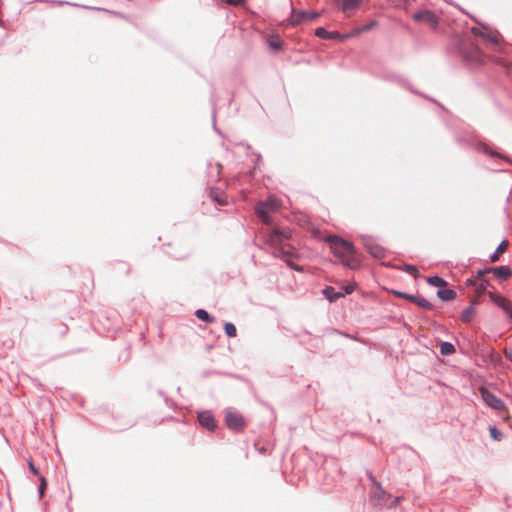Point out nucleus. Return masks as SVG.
<instances>
[{
    "mask_svg": "<svg viewBox=\"0 0 512 512\" xmlns=\"http://www.w3.org/2000/svg\"><path fill=\"white\" fill-rule=\"evenodd\" d=\"M427 283L434 287H445L447 286V281L438 275L430 276L427 278Z\"/></svg>",
    "mask_w": 512,
    "mask_h": 512,
    "instance_id": "23",
    "label": "nucleus"
},
{
    "mask_svg": "<svg viewBox=\"0 0 512 512\" xmlns=\"http://www.w3.org/2000/svg\"><path fill=\"white\" fill-rule=\"evenodd\" d=\"M216 167H217V176H219L220 175L221 165L217 164Z\"/></svg>",
    "mask_w": 512,
    "mask_h": 512,
    "instance_id": "40",
    "label": "nucleus"
},
{
    "mask_svg": "<svg viewBox=\"0 0 512 512\" xmlns=\"http://www.w3.org/2000/svg\"><path fill=\"white\" fill-rule=\"evenodd\" d=\"M353 291H354V288L352 286L348 285V286L345 287L344 295L345 294H351Z\"/></svg>",
    "mask_w": 512,
    "mask_h": 512,
    "instance_id": "39",
    "label": "nucleus"
},
{
    "mask_svg": "<svg viewBox=\"0 0 512 512\" xmlns=\"http://www.w3.org/2000/svg\"><path fill=\"white\" fill-rule=\"evenodd\" d=\"M455 352V347L451 342L444 341L440 344V353L442 355H451Z\"/></svg>",
    "mask_w": 512,
    "mask_h": 512,
    "instance_id": "25",
    "label": "nucleus"
},
{
    "mask_svg": "<svg viewBox=\"0 0 512 512\" xmlns=\"http://www.w3.org/2000/svg\"><path fill=\"white\" fill-rule=\"evenodd\" d=\"M474 309L472 306L465 308L461 313V321L464 323H470L473 320Z\"/></svg>",
    "mask_w": 512,
    "mask_h": 512,
    "instance_id": "24",
    "label": "nucleus"
},
{
    "mask_svg": "<svg viewBox=\"0 0 512 512\" xmlns=\"http://www.w3.org/2000/svg\"><path fill=\"white\" fill-rule=\"evenodd\" d=\"M362 3V0H343L341 4V11L350 16L351 12L356 10Z\"/></svg>",
    "mask_w": 512,
    "mask_h": 512,
    "instance_id": "17",
    "label": "nucleus"
},
{
    "mask_svg": "<svg viewBox=\"0 0 512 512\" xmlns=\"http://www.w3.org/2000/svg\"><path fill=\"white\" fill-rule=\"evenodd\" d=\"M315 35L321 39H344L343 36L338 31H327L324 27H318L315 29Z\"/></svg>",
    "mask_w": 512,
    "mask_h": 512,
    "instance_id": "14",
    "label": "nucleus"
},
{
    "mask_svg": "<svg viewBox=\"0 0 512 512\" xmlns=\"http://www.w3.org/2000/svg\"><path fill=\"white\" fill-rule=\"evenodd\" d=\"M39 480H40V485L38 487V494L40 497H42L44 490L47 487V482H46V478L43 475H40Z\"/></svg>",
    "mask_w": 512,
    "mask_h": 512,
    "instance_id": "30",
    "label": "nucleus"
},
{
    "mask_svg": "<svg viewBox=\"0 0 512 512\" xmlns=\"http://www.w3.org/2000/svg\"><path fill=\"white\" fill-rule=\"evenodd\" d=\"M28 469L30 472H32L34 475H39L40 476V473H39V470L38 468L34 465L33 461L32 460H28Z\"/></svg>",
    "mask_w": 512,
    "mask_h": 512,
    "instance_id": "33",
    "label": "nucleus"
},
{
    "mask_svg": "<svg viewBox=\"0 0 512 512\" xmlns=\"http://www.w3.org/2000/svg\"><path fill=\"white\" fill-rule=\"evenodd\" d=\"M377 21H371L370 23L368 24H365L363 27H362V30L363 31H369L371 29H373L374 27L377 26Z\"/></svg>",
    "mask_w": 512,
    "mask_h": 512,
    "instance_id": "35",
    "label": "nucleus"
},
{
    "mask_svg": "<svg viewBox=\"0 0 512 512\" xmlns=\"http://www.w3.org/2000/svg\"><path fill=\"white\" fill-rule=\"evenodd\" d=\"M475 149L483 154L489 155L491 157H499L504 158L502 155L494 152L487 144L479 142L475 145Z\"/></svg>",
    "mask_w": 512,
    "mask_h": 512,
    "instance_id": "20",
    "label": "nucleus"
},
{
    "mask_svg": "<svg viewBox=\"0 0 512 512\" xmlns=\"http://www.w3.org/2000/svg\"><path fill=\"white\" fill-rule=\"evenodd\" d=\"M490 436L492 439L499 441L502 437V433L497 429L496 426H490L489 428Z\"/></svg>",
    "mask_w": 512,
    "mask_h": 512,
    "instance_id": "29",
    "label": "nucleus"
},
{
    "mask_svg": "<svg viewBox=\"0 0 512 512\" xmlns=\"http://www.w3.org/2000/svg\"><path fill=\"white\" fill-rule=\"evenodd\" d=\"M260 452H261V453H264V452H265V449H264V448L260 449Z\"/></svg>",
    "mask_w": 512,
    "mask_h": 512,
    "instance_id": "43",
    "label": "nucleus"
},
{
    "mask_svg": "<svg viewBox=\"0 0 512 512\" xmlns=\"http://www.w3.org/2000/svg\"><path fill=\"white\" fill-rule=\"evenodd\" d=\"M224 422L227 428L234 433L242 432L246 425L242 414L231 408L225 410Z\"/></svg>",
    "mask_w": 512,
    "mask_h": 512,
    "instance_id": "4",
    "label": "nucleus"
},
{
    "mask_svg": "<svg viewBox=\"0 0 512 512\" xmlns=\"http://www.w3.org/2000/svg\"><path fill=\"white\" fill-rule=\"evenodd\" d=\"M488 296L490 300L498 306L500 309H502L508 317L512 320V302L505 298L504 296L497 294L495 292H488Z\"/></svg>",
    "mask_w": 512,
    "mask_h": 512,
    "instance_id": "8",
    "label": "nucleus"
},
{
    "mask_svg": "<svg viewBox=\"0 0 512 512\" xmlns=\"http://www.w3.org/2000/svg\"><path fill=\"white\" fill-rule=\"evenodd\" d=\"M290 238L291 232L289 230L276 228L265 236V242L271 246L275 257L282 259L291 269L302 272L303 267L293 261L298 255L287 243Z\"/></svg>",
    "mask_w": 512,
    "mask_h": 512,
    "instance_id": "1",
    "label": "nucleus"
},
{
    "mask_svg": "<svg viewBox=\"0 0 512 512\" xmlns=\"http://www.w3.org/2000/svg\"><path fill=\"white\" fill-rule=\"evenodd\" d=\"M507 246H508V241L507 240L501 241V243L498 245L496 250L491 254L490 261L491 262L498 261L499 255L506 250Z\"/></svg>",
    "mask_w": 512,
    "mask_h": 512,
    "instance_id": "21",
    "label": "nucleus"
},
{
    "mask_svg": "<svg viewBox=\"0 0 512 512\" xmlns=\"http://www.w3.org/2000/svg\"><path fill=\"white\" fill-rule=\"evenodd\" d=\"M483 401L491 408L495 410H502L504 408V402L497 397L493 392L486 388L480 389Z\"/></svg>",
    "mask_w": 512,
    "mask_h": 512,
    "instance_id": "10",
    "label": "nucleus"
},
{
    "mask_svg": "<svg viewBox=\"0 0 512 512\" xmlns=\"http://www.w3.org/2000/svg\"><path fill=\"white\" fill-rule=\"evenodd\" d=\"M197 419L201 427L208 431H214L217 428V421L211 411L204 410L197 413Z\"/></svg>",
    "mask_w": 512,
    "mask_h": 512,
    "instance_id": "9",
    "label": "nucleus"
},
{
    "mask_svg": "<svg viewBox=\"0 0 512 512\" xmlns=\"http://www.w3.org/2000/svg\"><path fill=\"white\" fill-rule=\"evenodd\" d=\"M320 16V13L316 11H305V10H295L292 9V15L290 18V23L293 26H297L303 22H310L317 19Z\"/></svg>",
    "mask_w": 512,
    "mask_h": 512,
    "instance_id": "7",
    "label": "nucleus"
},
{
    "mask_svg": "<svg viewBox=\"0 0 512 512\" xmlns=\"http://www.w3.org/2000/svg\"><path fill=\"white\" fill-rule=\"evenodd\" d=\"M323 295L329 302H335L341 297H344V293L336 291L332 286H326L323 289Z\"/></svg>",
    "mask_w": 512,
    "mask_h": 512,
    "instance_id": "18",
    "label": "nucleus"
},
{
    "mask_svg": "<svg viewBox=\"0 0 512 512\" xmlns=\"http://www.w3.org/2000/svg\"><path fill=\"white\" fill-rule=\"evenodd\" d=\"M471 33L477 37H482V35H484V31H482L480 28H477V27H472Z\"/></svg>",
    "mask_w": 512,
    "mask_h": 512,
    "instance_id": "36",
    "label": "nucleus"
},
{
    "mask_svg": "<svg viewBox=\"0 0 512 512\" xmlns=\"http://www.w3.org/2000/svg\"><path fill=\"white\" fill-rule=\"evenodd\" d=\"M368 478L371 480V482L377 487V489L380 492L379 499H382V495L384 494V490L381 487V484L376 481L375 477L372 473H368Z\"/></svg>",
    "mask_w": 512,
    "mask_h": 512,
    "instance_id": "31",
    "label": "nucleus"
},
{
    "mask_svg": "<svg viewBox=\"0 0 512 512\" xmlns=\"http://www.w3.org/2000/svg\"><path fill=\"white\" fill-rule=\"evenodd\" d=\"M393 294L397 297L404 298L414 303L416 306L425 311H431L434 308L432 303L420 295H413L402 291H393Z\"/></svg>",
    "mask_w": 512,
    "mask_h": 512,
    "instance_id": "6",
    "label": "nucleus"
},
{
    "mask_svg": "<svg viewBox=\"0 0 512 512\" xmlns=\"http://www.w3.org/2000/svg\"><path fill=\"white\" fill-rule=\"evenodd\" d=\"M210 198L221 206L228 203L226 194L218 188H211L209 192Z\"/></svg>",
    "mask_w": 512,
    "mask_h": 512,
    "instance_id": "16",
    "label": "nucleus"
},
{
    "mask_svg": "<svg viewBox=\"0 0 512 512\" xmlns=\"http://www.w3.org/2000/svg\"><path fill=\"white\" fill-rule=\"evenodd\" d=\"M330 243V249L335 257H337L345 266L351 269L359 267L360 262L356 256V249L352 242L344 240L343 238L333 235L327 238Z\"/></svg>",
    "mask_w": 512,
    "mask_h": 512,
    "instance_id": "2",
    "label": "nucleus"
},
{
    "mask_svg": "<svg viewBox=\"0 0 512 512\" xmlns=\"http://www.w3.org/2000/svg\"><path fill=\"white\" fill-rule=\"evenodd\" d=\"M488 270H490V272H492L496 278L503 280H506L512 275L511 268L505 265H501L498 267H490L488 268Z\"/></svg>",
    "mask_w": 512,
    "mask_h": 512,
    "instance_id": "15",
    "label": "nucleus"
},
{
    "mask_svg": "<svg viewBox=\"0 0 512 512\" xmlns=\"http://www.w3.org/2000/svg\"><path fill=\"white\" fill-rule=\"evenodd\" d=\"M261 158H262V157H261V155H260V154H258V155H257V161H260V160H261Z\"/></svg>",
    "mask_w": 512,
    "mask_h": 512,
    "instance_id": "42",
    "label": "nucleus"
},
{
    "mask_svg": "<svg viewBox=\"0 0 512 512\" xmlns=\"http://www.w3.org/2000/svg\"><path fill=\"white\" fill-rule=\"evenodd\" d=\"M482 38H484L486 41L491 42L493 44L499 43V35L497 32L484 31V35H482Z\"/></svg>",
    "mask_w": 512,
    "mask_h": 512,
    "instance_id": "26",
    "label": "nucleus"
},
{
    "mask_svg": "<svg viewBox=\"0 0 512 512\" xmlns=\"http://www.w3.org/2000/svg\"><path fill=\"white\" fill-rule=\"evenodd\" d=\"M504 355H505V357H506L509 361H511V362H512V349H510V350L506 349V350L504 351Z\"/></svg>",
    "mask_w": 512,
    "mask_h": 512,
    "instance_id": "38",
    "label": "nucleus"
},
{
    "mask_svg": "<svg viewBox=\"0 0 512 512\" xmlns=\"http://www.w3.org/2000/svg\"><path fill=\"white\" fill-rule=\"evenodd\" d=\"M363 244L370 255L376 259H381L385 256V250L373 238L365 237Z\"/></svg>",
    "mask_w": 512,
    "mask_h": 512,
    "instance_id": "11",
    "label": "nucleus"
},
{
    "mask_svg": "<svg viewBox=\"0 0 512 512\" xmlns=\"http://www.w3.org/2000/svg\"><path fill=\"white\" fill-rule=\"evenodd\" d=\"M195 316H196L199 320H201V321H203V322H205V323H213V322H214V320H215L214 316L210 315V314H209L206 310H204V309H197V310L195 311Z\"/></svg>",
    "mask_w": 512,
    "mask_h": 512,
    "instance_id": "22",
    "label": "nucleus"
},
{
    "mask_svg": "<svg viewBox=\"0 0 512 512\" xmlns=\"http://www.w3.org/2000/svg\"><path fill=\"white\" fill-rule=\"evenodd\" d=\"M268 45L273 51H280L282 49V44L280 41H269Z\"/></svg>",
    "mask_w": 512,
    "mask_h": 512,
    "instance_id": "32",
    "label": "nucleus"
},
{
    "mask_svg": "<svg viewBox=\"0 0 512 512\" xmlns=\"http://www.w3.org/2000/svg\"><path fill=\"white\" fill-rule=\"evenodd\" d=\"M224 332L228 337H235L237 334V329L235 325L231 322H226L224 324Z\"/></svg>",
    "mask_w": 512,
    "mask_h": 512,
    "instance_id": "27",
    "label": "nucleus"
},
{
    "mask_svg": "<svg viewBox=\"0 0 512 512\" xmlns=\"http://www.w3.org/2000/svg\"><path fill=\"white\" fill-rule=\"evenodd\" d=\"M486 273H490V270H488V268L478 270V271H477V276H476V278H475V279H477V281H480L481 279H483V276H484Z\"/></svg>",
    "mask_w": 512,
    "mask_h": 512,
    "instance_id": "34",
    "label": "nucleus"
},
{
    "mask_svg": "<svg viewBox=\"0 0 512 512\" xmlns=\"http://www.w3.org/2000/svg\"><path fill=\"white\" fill-rule=\"evenodd\" d=\"M466 285L475 288V291L481 295L486 292L487 287L490 285L487 279H481L479 282L477 279L469 278L466 280Z\"/></svg>",
    "mask_w": 512,
    "mask_h": 512,
    "instance_id": "13",
    "label": "nucleus"
},
{
    "mask_svg": "<svg viewBox=\"0 0 512 512\" xmlns=\"http://www.w3.org/2000/svg\"><path fill=\"white\" fill-rule=\"evenodd\" d=\"M403 271L414 277L417 276L418 274V268L410 264H405L403 267Z\"/></svg>",
    "mask_w": 512,
    "mask_h": 512,
    "instance_id": "28",
    "label": "nucleus"
},
{
    "mask_svg": "<svg viewBox=\"0 0 512 512\" xmlns=\"http://www.w3.org/2000/svg\"><path fill=\"white\" fill-rule=\"evenodd\" d=\"M239 145L246 147L247 149L250 148V145L247 143H239Z\"/></svg>",
    "mask_w": 512,
    "mask_h": 512,
    "instance_id": "41",
    "label": "nucleus"
},
{
    "mask_svg": "<svg viewBox=\"0 0 512 512\" xmlns=\"http://www.w3.org/2000/svg\"><path fill=\"white\" fill-rule=\"evenodd\" d=\"M277 208V203L274 199H268L267 201H261L257 203L255 207V211L258 215V217L263 221L265 224H270L271 219L269 216L270 212L275 211Z\"/></svg>",
    "mask_w": 512,
    "mask_h": 512,
    "instance_id": "5",
    "label": "nucleus"
},
{
    "mask_svg": "<svg viewBox=\"0 0 512 512\" xmlns=\"http://www.w3.org/2000/svg\"><path fill=\"white\" fill-rule=\"evenodd\" d=\"M223 1L232 6H237L244 2V0H223Z\"/></svg>",
    "mask_w": 512,
    "mask_h": 512,
    "instance_id": "37",
    "label": "nucleus"
},
{
    "mask_svg": "<svg viewBox=\"0 0 512 512\" xmlns=\"http://www.w3.org/2000/svg\"><path fill=\"white\" fill-rule=\"evenodd\" d=\"M458 51L463 64L470 69H476L485 63V55L480 48L472 42H461Z\"/></svg>",
    "mask_w": 512,
    "mask_h": 512,
    "instance_id": "3",
    "label": "nucleus"
},
{
    "mask_svg": "<svg viewBox=\"0 0 512 512\" xmlns=\"http://www.w3.org/2000/svg\"><path fill=\"white\" fill-rule=\"evenodd\" d=\"M437 297L442 301H452L457 297V293L453 289H439L437 291Z\"/></svg>",
    "mask_w": 512,
    "mask_h": 512,
    "instance_id": "19",
    "label": "nucleus"
},
{
    "mask_svg": "<svg viewBox=\"0 0 512 512\" xmlns=\"http://www.w3.org/2000/svg\"><path fill=\"white\" fill-rule=\"evenodd\" d=\"M415 21H426L434 28L438 25V19L436 15L429 10L418 11L413 15Z\"/></svg>",
    "mask_w": 512,
    "mask_h": 512,
    "instance_id": "12",
    "label": "nucleus"
}]
</instances>
